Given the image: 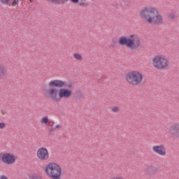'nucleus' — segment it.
Returning <instances> with one entry per match:
<instances>
[{
  "mask_svg": "<svg viewBox=\"0 0 179 179\" xmlns=\"http://www.w3.org/2000/svg\"><path fill=\"white\" fill-rule=\"evenodd\" d=\"M48 86L50 88L46 91V94L54 103H59L62 99H69L72 96V90L68 88H61L65 86V82L62 80H51Z\"/></svg>",
  "mask_w": 179,
  "mask_h": 179,
  "instance_id": "nucleus-1",
  "label": "nucleus"
},
{
  "mask_svg": "<svg viewBox=\"0 0 179 179\" xmlns=\"http://www.w3.org/2000/svg\"><path fill=\"white\" fill-rule=\"evenodd\" d=\"M139 16L143 22L152 26H159L164 22L163 15L159 14L156 8L152 6L142 8L139 12Z\"/></svg>",
  "mask_w": 179,
  "mask_h": 179,
  "instance_id": "nucleus-2",
  "label": "nucleus"
},
{
  "mask_svg": "<svg viewBox=\"0 0 179 179\" xmlns=\"http://www.w3.org/2000/svg\"><path fill=\"white\" fill-rule=\"evenodd\" d=\"M118 44L120 45H125L129 50L131 51H136L142 47V42L141 38L136 34H130L127 36H120L118 39Z\"/></svg>",
  "mask_w": 179,
  "mask_h": 179,
  "instance_id": "nucleus-3",
  "label": "nucleus"
},
{
  "mask_svg": "<svg viewBox=\"0 0 179 179\" xmlns=\"http://www.w3.org/2000/svg\"><path fill=\"white\" fill-rule=\"evenodd\" d=\"M44 171L50 179H61L62 177V167L57 162H48L44 167Z\"/></svg>",
  "mask_w": 179,
  "mask_h": 179,
  "instance_id": "nucleus-4",
  "label": "nucleus"
},
{
  "mask_svg": "<svg viewBox=\"0 0 179 179\" xmlns=\"http://www.w3.org/2000/svg\"><path fill=\"white\" fill-rule=\"evenodd\" d=\"M152 65L158 71H164L170 67V60L163 55H156L152 59Z\"/></svg>",
  "mask_w": 179,
  "mask_h": 179,
  "instance_id": "nucleus-5",
  "label": "nucleus"
},
{
  "mask_svg": "<svg viewBox=\"0 0 179 179\" xmlns=\"http://www.w3.org/2000/svg\"><path fill=\"white\" fill-rule=\"evenodd\" d=\"M124 79L130 86H139L143 82V74L138 70L131 71L126 73Z\"/></svg>",
  "mask_w": 179,
  "mask_h": 179,
  "instance_id": "nucleus-6",
  "label": "nucleus"
},
{
  "mask_svg": "<svg viewBox=\"0 0 179 179\" xmlns=\"http://www.w3.org/2000/svg\"><path fill=\"white\" fill-rule=\"evenodd\" d=\"M16 160H17V157L12 152H4L0 155V162L7 166L15 164Z\"/></svg>",
  "mask_w": 179,
  "mask_h": 179,
  "instance_id": "nucleus-7",
  "label": "nucleus"
},
{
  "mask_svg": "<svg viewBox=\"0 0 179 179\" xmlns=\"http://www.w3.org/2000/svg\"><path fill=\"white\" fill-rule=\"evenodd\" d=\"M36 157L38 160H48V159H50V152L48 151V149L44 147L38 148L36 151Z\"/></svg>",
  "mask_w": 179,
  "mask_h": 179,
  "instance_id": "nucleus-8",
  "label": "nucleus"
},
{
  "mask_svg": "<svg viewBox=\"0 0 179 179\" xmlns=\"http://www.w3.org/2000/svg\"><path fill=\"white\" fill-rule=\"evenodd\" d=\"M152 152L159 155V156H166L167 155V150H166V146L164 145H155L152 146Z\"/></svg>",
  "mask_w": 179,
  "mask_h": 179,
  "instance_id": "nucleus-9",
  "label": "nucleus"
},
{
  "mask_svg": "<svg viewBox=\"0 0 179 179\" xmlns=\"http://www.w3.org/2000/svg\"><path fill=\"white\" fill-rule=\"evenodd\" d=\"M170 131L174 138L179 139V123L173 124Z\"/></svg>",
  "mask_w": 179,
  "mask_h": 179,
  "instance_id": "nucleus-10",
  "label": "nucleus"
},
{
  "mask_svg": "<svg viewBox=\"0 0 179 179\" xmlns=\"http://www.w3.org/2000/svg\"><path fill=\"white\" fill-rule=\"evenodd\" d=\"M40 122L42 124V125H48V122H50V118L48 116H43L41 117Z\"/></svg>",
  "mask_w": 179,
  "mask_h": 179,
  "instance_id": "nucleus-11",
  "label": "nucleus"
},
{
  "mask_svg": "<svg viewBox=\"0 0 179 179\" xmlns=\"http://www.w3.org/2000/svg\"><path fill=\"white\" fill-rule=\"evenodd\" d=\"M73 57L74 59H76V61H83V56H82V55L80 53L76 52L73 54Z\"/></svg>",
  "mask_w": 179,
  "mask_h": 179,
  "instance_id": "nucleus-12",
  "label": "nucleus"
},
{
  "mask_svg": "<svg viewBox=\"0 0 179 179\" xmlns=\"http://www.w3.org/2000/svg\"><path fill=\"white\" fill-rule=\"evenodd\" d=\"M6 74V69L3 66L0 65V79H2Z\"/></svg>",
  "mask_w": 179,
  "mask_h": 179,
  "instance_id": "nucleus-13",
  "label": "nucleus"
},
{
  "mask_svg": "<svg viewBox=\"0 0 179 179\" xmlns=\"http://www.w3.org/2000/svg\"><path fill=\"white\" fill-rule=\"evenodd\" d=\"M29 179H43V178L37 173H33L29 175Z\"/></svg>",
  "mask_w": 179,
  "mask_h": 179,
  "instance_id": "nucleus-14",
  "label": "nucleus"
},
{
  "mask_svg": "<svg viewBox=\"0 0 179 179\" xmlns=\"http://www.w3.org/2000/svg\"><path fill=\"white\" fill-rule=\"evenodd\" d=\"M12 0H0V3L3 5H9L10 6V1Z\"/></svg>",
  "mask_w": 179,
  "mask_h": 179,
  "instance_id": "nucleus-15",
  "label": "nucleus"
},
{
  "mask_svg": "<svg viewBox=\"0 0 179 179\" xmlns=\"http://www.w3.org/2000/svg\"><path fill=\"white\" fill-rule=\"evenodd\" d=\"M111 110H112L113 113H119L120 107L115 106L112 107Z\"/></svg>",
  "mask_w": 179,
  "mask_h": 179,
  "instance_id": "nucleus-16",
  "label": "nucleus"
},
{
  "mask_svg": "<svg viewBox=\"0 0 179 179\" xmlns=\"http://www.w3.org/2000/svg\"><path fill=\"white\" fill-rule=\"evenodd\" d=\"M5 128H6V123L0 122V129H5Z\"/></svg>",
  "mask_w": 179,
  "mask_h": 179,
  "instance_id": "nucleus-17",
  "label": "nucleus"
},
{
  "mask_svg": "<svg viewBox=\"0 0 179 179\" xmlns=\"http://www.w3.org/2000/svg\"><path fill=\"white\" fill-rule=\"evenodd\" d=\"M10 5H12V6H17V5H19V0H13L12 3H10Z\"/></svg>",
  "mask_w": 179,
  "mask_h": 179,
  "instance_id": "nucleus-18",
  "label": "nucleus"
},
{
  "mask_svg": "<svg viewBox=\"0 0 179 179\" xmlns=\"http://www.w3.org/2000/svg\"><path fill=\"white\" fill-rule=\"evenodd\" d=\"M176 17H177V15L174 13H171L169 15V19H176Z\"/></svg>",
  "mask_w": 179,
  "mask_h": 179,
  "instance_id": "nucleus-19",
  "label": "nucleus"
},
{
  "mask_svg": "<svg viewBox=\"0 0 179 179\" xmlns=\"http://www.w3.org/2000/svg\"><path fill=\"white\" fill-rule=\"evenodd\" d=\"M0 113L1 115H5V114H6V110H5L4 109H1Z\"/></svg>",
  "mask_w": 179,
  "mask_h": 179,
  "instance_id": "nucleus-20",
  "label": "nucleus"
},
{
  "mask_svg": "<svg viewBox=\"0 0 179 179\" xmlns=\"http://www.w3.org/2000/svg\"><path fill=\"white\" fill-rule=\"evenodd\" d=\"M55 129H61V124H56L55 126Z\"/></svg>",
  "mask_w": 179,
  "mask_h": 179,
  "instance_id": "nucleus-21",
  "label": "nucleus"
},
{
  "mask_svg": "<svg viewBox=\"0 0 179 179\" xmlns=\"http://www.w3.org/2000/svg\"><path fill=\"white\" fill-rule=\"evenodd\" d=\"M0 179H8V177H6V176H5V175H1L0 176Z\"/></svg>",
  "mask_w": 179,
  "mask_h": 179,
  "instance_id": "nucleus-22",
  "label": "nucleus"
},
{
  "mask_svg": "<svg viewBox=\"0 0 179 179\" xmlns=\"http://www.w3.org/2000/svg\"><path fill=\"white\" fill-rule=\"evenodd\" d=\"M50 132H52V130H50Z\"/></svg>",
  "mask_w": 179,
  "mask_h": 179,
  "instance_id": "nucleus-23",
  "label": "nucleus"
},
{
  "mask_svg": "<svg viewBox=\"0 0 179 179\" xmlns=\"http://www.w3.org/2000/svg\"><path fill=\"white\" fill-rule=\"evenodd\" d=\"M29 1H33V0H29Z\"/></svg>",
  "mask_w": 179,
  "mask_h": 179,
  "instance_id": "nucleus-24",
  "label": "nucleus"
}]
</instances>
